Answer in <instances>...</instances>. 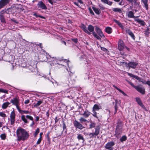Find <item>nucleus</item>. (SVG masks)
Wrapping results in <instances>:
<instances>
[{
	"mask_svg": "<svg viewBox=\"0 0 150 150\" xmlns=\"http://www.w3.org/2000/svg\"><path fill=\"white\" fill-rule=\"evenodd\" d=\"M88 10L90 12V13L93 15H94V13L91 7H89L88 8Z\"/></svg>",
	"mask_w": 150,
	"mask_h": 150,
	"instance_id": "56",
	"label": "nucleus"
},
{
	"mask_svg": "<svg viewBox=\"0 0 150 150\" xmlns=\"http://www.w3.org/2000/svg\"><path fill=\"white\" fill-rule=\"evenodd\" d=\"M105 30L106 33L108 34L111 33L112 32V28L109 27H107L105 29Z\"/></svg>",
	"mask_w": 150,
	"mask_h": 150,
	"instance_id": "29",
	"label": "nucleus"
},
{
	"mask_svg": "<svg viewBox=\"0 0 150 150\" xmlns=\"http://www.w3.org/2000/svg\"><path fill=\"white\" fill-rule=\"evenodd\" d=\"M141 2L143 4L142 6H144L146 10L149 9V6L148 4V0H141Z\"/></svg>",
	"mask_w": 150,
	"mask_h": 150,
	"instance_id": "19",
	"label": "nucleus"
},
{
	"mask_svg": "<svg viewBox=\"0 0 150 150\" xmlns=\"http://www.w3.org/2000/svg\"><path fill=\"white\" fill-rule=\"evenodd\" d=\"M135 21L137 22L139 24H140L142 26H144L145 25V23L142 20L139 19H136L135 20Z\"/></svg>",
	"mask_w": 150,
	"mask_h": 150,
	"instance_id": "26",
	"label": "nucleus"
},
{
	"mask_svg": "<svg viewBox=\"0 0 150 150\" xmlns=\"http://www.w3.org/2000/svg\"><path fill=\"white\" fill-rule=\"evenodd\" d=\"M8 107V106L7 105V104L5 102L3 104H2V108L3 109H6Z\"/></svg>",
	"mask_w": 150,
	"mask_h": 150,
	"instance_id": "51",
	"label": "nucleus"
},
{
	"mask_svg": "<svg viewBox=\"0 0 150 150\" xmlns=\"http://www.w3.org/2000/svg\"><path fill=\"white\" fill-rule=\"evenodd\" d=\"M73 123L74 127L76 129L81 130L85 128L80 122L76 120L74 121Z\"/></svg>",
	"mask_w": 150,
	"mask_h": 150,
	"instance_id": "6",
	"label": "nucleus"
},
{
	"mask_svg": "<svg viewBox=\"0 0 150 150\" xmlns=\"http://www.w3.org/2000/svg\"><path fill=\"white\" fill-rule=\"evenodd\" d=\"M95 132L92 133H90L88 136L90 138H96V137L98 136L100 132V127L99 126H96L95 128Z\"/></svg>",
	"mask_w": 150,
	"mask_h": 150,
	"instance_id": "5",
	"label": "nucleus"
},
{
	"mask_svg": "<svg viewBox=\"0 0 150 150\" xmlns=\"http://www.w3.org/2000/svg\"><path fill=\"white\" fill-rule=\"evenodd\" d=\"M20 113L21 114H24V113L26 114H29L30 113V112L29 111H28V110L26 111V110H21Z\"/></svg>",
	"mask_w": 150,
	"mask_h": 150,
	"instance_id": "50",
	"label": "nucleus"
},
{
	"mask_svg": "<svg viewBox=\"0 0 150 150\" xmlns=\"http://www.w3.org/2000/svg\"><path fill=\"white\" fill-rule=\"evenodd\" d=\"M139 81L142 82L143 84H147V81H146V80L144 79H142L139 77V79H137Z\"/></svg>",
	"mask_w": 150,
	"mask_h": 150,
	"instance_id": "41",
	"label": "nucleus"
},
{
	"mask_svg": "<svg viewBox=\"0 0 150 150\" xmlns=\"http://www.w3.org/2000/svg\"><path fill=\"white\" fill-rule=\"evenodd\" d=\"M26 117L28 119H29L30 120H32V121L33 120V117L31 116H30L29 115H27L26 116Z\"/></svg>",
	"mask_w": 150,
	"mask_h": 150,
	"instance_id": "53",
	"label": "nucleus"
},
{
	"mask_svg": "<svg viewBox=\"0 0 150 150\" xmlns=\"http://www.w3.org/2000/svg\"><path fill=\"white\" fill-rule=\"evenodd\" d=\"M43 103V101L41 100H39L38 101L37 103L34 105V107L35 108H37Z\"/></svg>",
	"mask_w": 150,
	"mask_h": 150,
	"instance_id": "36",
	"label": "nucleus"
},
{
	"mask_svg": "<svg viewBox=\"0 0 150 150\" xmlns=\"http://www.w3.org/2000/svg\"><path fill=\"white\" fill-rule=\"evenodd\" d=\"M128 74L129 76L132 77L136 79H139V76H137L134 75L132 73H128Z\"/></svg>",
	"mask_w": 150,
	"mask_h": 150,
	"instance_id": "40",
	"label": "nucleus"
},
{
	"mask_svg": "<svg viewBox=\"0 0 150 150\" xmlns=\"http://www.w3.org/2000/svg\"><path fill=\"white\" fill-rule=\"evenodd\" d=\"M149 27H147L146 30L145 31V33L144 34L148 36L149 35Z\"/></svg>",
	"mask_w": 150,
	"mask_h": 150,
	"instance_id": "48",
	"label": "nucleus"
},
{
	"mask_svg": "<svg viewBox=\"0 0 150 150\" xmlns=\"http://www.w3.org/2000/svg\"><path fill=\"white\" fill-rule=\"evenodd\" d=\"M35 45H38V46H39L41 48V49H42L43 47L42 46V44L41 43H40L39 44H35Z\"/></svg>",
	"mask_w": 150,
	"mask_h": 150,
	"instance_id": "63",
	"label": "nucleus"
},
{
	"mask_svg": "<svg viewBox=\"0 0 150 150\" xmlns=\"http://www.w3.org/2000/svg\"><path fill=\"white\" fill-rule=\"evenodd\" d=\"M100 109V108L99 107V106L98 105L95 104L94 105L93 107L92 111H98Z\"/></svg>",
	"mask_w": 150,
	"mask_h": 150,
	"instance_id": "35",
	"label": "nucleus"
},
{
	"mask_svg": "<svg viewBox=\"0 0 150 150\" xmlns=\"http://www.w3.org/2000/svg\"><path fill=\"white\" fill-rule=\"evenodd\" d=\"M49 110H47L46 113L45 115L46 116V117L47 119L49 118Z\"/></svg>",
	"mask_w": 150,
	"mask_h": 150,
	"instance_id": "61",
	"label": "nucleus"
},
{
	"mask_svg": "<svg viewBox=\"0 0 150 150\" xmlns=\"http://www.w3.org/2000/svg\"><path fill=\"white\" fill-rule=\"evenodd\" d=\"M122 132V129H116L115 135L116 137L120 136Z\"/></svg>",
	"mask_w": 150,
	"mask_h": 150,
	"instance_id": "20",
	"label": "nucleus"
},
{
	"mask_svg": "<svg viewBox=\"0 0 150 150\" xmlns=\"http://www.w3.org/2000/svg\"><path fill=\"white\" fill-rule=\"evenodd\" d=\"M124 43L122 40H120L118 42V49L120 51L122 50L125 47Z\"/></svg>",
	"mask_w": 150,
	"mask_h": 150,
	"instance_id": "13",
	"label": "nucleus"
},
{
	"mask_svg": "<svg viewBox=\"0 0 150 150\" xmlns=\"http://www.w3.org/2000/svg\"><path fill=\"white\" fill-rule=\"evenodd\" d=\"M112 10L114 12L120 13H121L122 12V9L118 8H113Z\"/></svg>",
	"mask_w": 150,
	"mask_h": 150,
	"instance_id": "30",
	"label": "nucleus"
},
{
	"mask_svg": "<svg viewBox=\"0 0 150 150\" xmlns=\"http://www.w3.org/2000/svg\"><path fill=\"white\" fill-rule=\"evenodd\" d=\"M25 68L26 69V71L28 72H33L34 70V68L32 66L29 65L28 67L26 66Z\"/></svg>",
	"mask_w": 150,
	"mask_h": 150,
	"instance_id": "23",
	"label": "nucleus"
},
{
	"mask_svg": "<svg viewBox=\"0 0 150 150\" xmlns=\"http://www.w3.org/2000/svg\"><path fill=\"white\" fill-rule=\"evenodd\" d=\"M85 117H81L79 119L80 122L82 124L85 123H89V121L86 120Z\"/></svg>",
	"mask_w": 150,
	"mask_h": 150,
	"instance_id": "27",
	"label": "nucleus"
},
{
	"mask_svg": "<svg viewBox=\"0 0 150 150\" xmlns=\"http://www.w3.org/2000/svg\"><path fill=\"white\" fill-rule=\"evenodd\" d=\"M10 0H0V9L3 8L6 5L8 4Z\"/></svg>",
	"mask_w": 150,
	"mask_h": 150,
	"instance_id": "9",
	"label": "nucleus"
},
{
	"mask_svg": "<svg viewBox=\"0 0 150 150\" xmlns=\"http://www.w3.org/2000/svg\"><path fill=\"white\" fill-rule=\"evenodd\" d=\"M94 27L92 25H89L87 27V30L88 31L91 33H92V34L94 37L98 40H101V38L94 31Z\"/></svg>",
	"mask_w": 150,
	"mask_h": 150,
	"instance_id": "4",
	"label": "nucleus"
},
{
	"mask_svg": "<svg viewBox=\"0 0 150 150\" xmlns=\"http://www.w3.org/2000/svg\"><path fill=\"white\" fill-rule=\"evenodd\" d=\"M21 119L25 123H28V121L25 117V116L24 115H22L21 116Z\"/></svg>",
	"mask_w": 150,
	"mask_h": 150,
	"instance_id": "37",
	"label": "nucleus"
},
{
	"mask_svg": "<svg viewBox=\"0 0 150 150\" xmlns=\"http://www.w3.org/2000/svg\"><path fill=\"white\" fill-rule=\"evenodd\" d=\"M19 104H18L15 105L16 106L18 111L20 113L21 112V109L19 107Z\"/></svg>",
	"mask_w": 150,
	"mask_h": 150,
	"instance_id": "54",
	"label": "nucleus"
},
{
	"mask_svg": "<svg viewBox=\"0 0 150 150\" xmlns=\"http://www.w3.org/2000/svg\"><path fill=\"white\" fill-rule=\"evenodd\" d=\"M59 60L60 61H63V62L67 63V64L68 65V62H69V61L67 59H64L63 57H62Z\"/></svg>",
	"mask_w": 150,
	"mask_h": 150,
	"instance_id": "43",
	"label": "nucleus"
},
{
	"mask_svg": "<svg viewBox=\"0 0 150 150\" xmlns=\"http://www.w3.org/2000/svg\"><path fill=\"white\" fill-rule=\"evenodd\" d=\"M33 16H35L36 18L40 17L42 18L45 19V18L40 15H38L36 13H34L33 14Z\"/></svg>",
	"mask_w": 150,
	"mask_h": 150,
	"instance_id": "44",
	"label": "nucleus"
},
{
	"mask_svg": "<svg viewBox=\"0 0 150 150\" xmlns=\"http://www.w3.org/2000/svg\"><path fill=\"white\" fill-rule=\"evenodd\" d=\"M50 133V132H48L46 136V138L47 139V140L49 142H50V137L49 135Z\"/></svg>",
	"mask_w": 150,
	"mask_h": 150,
	"instance_id": "59",
	"label": "nucleus"
},
{
	"mask_svg": "<svg viewBox=\"0 0 150 150\" xmlns=\"http://www.w3.org/2000/svg\"><path fill=\"white\" fill-rule=\"evenodd\" d=\"M91 114V112L87 110H85L83 114H80V115H83L84 117L87 118L89 117Z\"/></svg>",
	"mask_w": 150,
	"mask_h": 150,
	"instance_id": "22",
	"label": "nucleus"
},
{
	"mask_svg": "<svg viewBox=\"0 0 150 150\" xmlns=\"http://www.w3.org/2000/svg\"><path fill=\"white\" fill-rule=\"evenodd\" d=\"M0 116L3 117H7L6 114L2 112H0Z\"/></svg>",
	"mask_w": 150,
	"mask_h": 150,
	"instance_id": "52",
	"label": "nucleus"
},
{
	"mask_svg": "<svg viewBox=\"0 0 150 150\" xmlns=\"http://www.w3.org/2000/svg\"><path fill=\"white\" fill-rule=\"evenodd\" d=\"M10 102L12 103L13 105H15L18 104H19V100L18 98L16 97L14 98L13 99H11Z\"/></svg>",
	"mask_w": 150,
	"mask_h": 150,
	"instance_id": "21",
	"label": "nucleus"
},
{
	"mask_svg": "<svg viewBox=\"0 0 150 150\" xmlns=\"http://www.w3.org/2000/svg\"><path fill=\"white\" fill-rule=\"evenodd\" d=\"M92 8L96 14H100V10L98 8H96L93 6L92 7Z\"/></svg>",
	"mask_w": 150,
	"mask_h": 150,
	"instance_id": "31",
	"label": "nucleus"
},
{
	"mask_svg": "<svg viewBox=\"0 0 150 150\" xmlns=\"http://www.w3.org/2000/svg\"><path fill=\"white\" fill-rule=\"evenodd\" d=\"M126 33H128L133 40H135V36L134 34L129 29L127 28H126Z\"/></svg>",
	"mask_w": 150,
	"mask_h": 150,
	"instance_id": "17",
	"label": "nucleus"
},
{
	"mask_svg": "<svg viewBox=\"0 0 150 150\" xmlns=\"http://www.w3.org/2000/svg\"><path fill=\"white\" fill-rule=\"evenodd\" d=\"M19 104H18L15 105L16 106L18 111L20 113L21 112V109L19 107Z\"/></svg>",
	"mask_w": 150,
	"mask_h": 150,
	"instance_id": "55",
	"label": "nucleus"
},
{
	"mask_svg": "<svg viewBox=\"0 0 150 150\" xmlns=\"http://www.w3.org/2000/svg\"><path fill=\"white\" fill-rule=\"evenodd\" d=\"M115 145V143L112 141L108 142L106 144L105 147L106 149H110L112 148V147L114 146Z\"/></svg>",
	"mask_w": 150,
	"mask_h": 150,
	"instance_id": "14",
	"label": "nucleus"
},
{
	"mask_svg": "<svg viewBox=\"0 0 150 150\" xmlns=\"http://www.w3.org/2000/svg\"><path fill=\"white\" fill-rule=\"evenodd\" d=\"M71 40L75 43H77L78 42V39L77 38H72L71 39Z\"/></svg>",
	"mask_w": 150,
	"mask_h": 150,
	"instance_id": "57",
	"label": "nucleus"
},
{
	"mask_svg": "<svg viewBox=\"0 0 150 150\" xmlns=\"http://www.w3.org/2000/svg\"><path fill=\"white\" fill-rule=\"evenodd\" d=\"M62 125L63 131L62 132L61 134H59V135H58L57 134V137L60 136L63 133V132L64 131V133L65 135H66L67 134V127L66 124L64 121H62Z\"/></svg>",
	"mask_w": 150,
	"mask_h": 150,
	"instance_id": "12",
	"label": "nucleus"
},
{
	"mask_svg": "<svg viewBox=\"0 0 150 150\" xmlns=\"http://www.w3.org/2000/svg\"><path fill=\"white\" fill-rule=\"evenodd\" d=\"M95 30L96 33L98 35V36L101 38H104L105 37L101 29L97 26L95 27Z\"/></svg>",
	"mask_w": 150,
	"mask_h": 150,
	"instance_id": "7",
	"label": "nucleus"
},
{
	"mask_svg": "<svg viewBox=\"0 0 150 150\" xmlns=\"http://www.w3.org/2000/svg\"><path fill=\"white\" fill-rule=\"evenodd\" d=\"M8 90H6L0 88V92H2L8 94Z\"/></svg>",
	"mask_w": 150,
	"mask_h": 150,
	"instance_id": "47",
	"label": "nucleus"
},
{
	"mask_svg": "<svg viewBox=\"0 0 150 150\" xmlns=\"http://www.w3.org/2000/svg\"><path fill=\"white\" fill-rule=\"evenodd\" d=\"M0 137H1V139L3 140H4L6 139V134H1L0 136Z\"/></svg>",
	"mask_w": 150,
	"mask_h": 150,
	"instance_id": "46",
	"label": "nucleus"
},
{
	"mask_svg": "<svg viewBox=\"0 0 150 150\" xmlns=\"http://www.w3.org/2000/svg\"><path fill=\"white\" fill-rule=\"evenodd\" d=\"M11 21L16 23H18V22L16 20H15L14 18L11 19Z\"/></svg>",
	"mask_w": 150,
	"mask_h": 150,
	"instance_id": "62",
	"label": "nucleus"
},
{
	"mask_svg": "<svg viewBox=\"0 0 150 150\" xmlns=\"http://www.w3.org/2000/svg\"><path fill=\"white\" fill-rule=\"evenodd\" d=\"M77 138L78 140H81V142L82 143H84L85 142V139H84L83 136H82L81 134H78L77 137Z\"/></svg>",
	"mask_w": 150,
	"mask_h": 150,
	"instance_id": "28",
	"label": "nucleus"
},
{
	"mask_svg": "<svg viewBox=\"0 0 150 150\" xmlns=\"http://www.w3.org/2000/svg\"><path fill=\"white\" fill-rule=\"evenodd\" d=\"M6 13L5 10L1 11L0 12V20L3 23H6V21L4 17V14Z\"/></svg>",
	"mask_w": 150,
	"mask_h": 150,
	"instance_id": "11",
	"label": "nucleus"
},
{
	"mask_svg": "<svg viewBox=\"0 0 150 150\" xmlns=\"http://www.w3.org/2000/svg\"><path fill=\"white\" fill-rule=\"evenodd\" d=\"M133 3L134 4L135 6L139 5V2L137 1V0H133L132 4Z\"/></svg>",
	"mask_w": 150,
	"mask_h": 150,
	"instance_id": "49",
	"label": "nucleus"
},
{
	"mask_svg": "<svg viewBox=\"0 0 150 150\" xmlns=\"http://www.w3.org/2000/svg\"><path fill=\"white\" fill-rule=\"evenodd\" d=\"M21 8L18 7L13 6L5 10V11L6 13L11 14L13 16H16L18 13L19 12V10Z\"/></svg>",
	"mask_w": 150,
	"mask_h": 150,
	"instance_id": "2",
	"label": "nucleus"
},
{
	"mask_svg": "<svg viewBox=\"0 0 150 150\" xmlns=\"http://www.w3.org/2000/svg\"><path fill=\"white\" fill-rule=\"evenodd\" d=\"M37 5L38 8L42 10H46L47 9L45 4L42 1H39Z\"/></svg>",
	"mask_w": 150,
	"mask_h": 150,
	"instance_id": "10",
	"label": "nucleus"
},
{
	"mask_svg": "<svg viewBox=\"0 0 150 150\" xmlns=\"http://www.w3.org/2000/svg\"><path fill=\"white\" fill-rule=\"evenodd\" d=\"M40 132V129L38 128H37L36 130H35V132H34V137H36L37 135Z\"/></svg>",
	"mask_w": 150,
	"mask_h": 150,
	"instance_id": "45",
	"label": "nucleus"
},
{
	"mask_svg": "<svg viewBox=\"0 0 150 150\" xmlns=\"http://www.w3.org/2000/svg\"><path fill=\"white\" fill-rule=\"evenodd\" d=\"M127 139V137L125 135H123L120 138V140L121 142L125 141Z\"/></svg>",
	"mask_w": 150,
	"mask_h": 150,
	"instance_id": "42",
	"label": "nucleus"
},
{
	"mask_svg": "<svg viewBox=\"0 0 150 150\" xmlns=\"http://www.w3.org/2000/svg\"><path fill=\"white\" fill-rule=\"evenodd\" d=\"M128 83L132 87L134 88L138 92L142 95L145 94V90L144 88L141 87L139 85L135 86L131 82L127 81Z\"/></svg>",
	"mask_w": 150,
	"mask_h": 150,
	"instance_id": "3",
	"label": "nucleus"
},
{
	"mask_svg": "<svg viewBox=\"0 0 150 150\" xmlns=\"http://www.w3.org/2000/svg\"><path fill=\"white\" fill-rule=\"evenodd\" d=\"M113 86L120 93H122L124 96H126L127 95L126 94L124 91H122L120 89L118 88L115 85H114Z\"/></svg>",
	"mask_w": 150,
	"mask_h": 150,
	"instance_id": "34",
	"label": "nucleus"
},
{
	"mask_svg": "<svg viewBox=\"0 0 150 150\" xmlns=\"http://www.w3.org/2000/svg\"><path fill=\"white\" fill-rule=\"evenodd\" d=\"M138 65V63L136 62H129L128 64L127 65L129 67L132 68L134 69Z\"/></svg>",
	"mask_w": 150,
	"mask_h": 150,
	"instance_id": "16",
	"label": "nucleus"
},
{
	"mask_svg": "<svg viewBox=\"0 0 150 150\" xmlns=\"http://www.w3.org/2000/svg\"><path fill=\"white\" fill-rule=\"evenodd\" d=\"M16 134L17 140L19 141L26 140L29 137V134L26 130L20 127L17 129Z\"/></svg>",
	"mask_w": 150,
	"mask_h": 150,
	"instance_id": "1",
	"label": "nucleus"
},
{
	"mask_svg": "<svg viewBox=\"0 0 150 150\" xmlns=\"http://www.w3.org/2000/svg\"><path fill=\"white\" fill-rule=\"evenodd\" d=\"M80 28L83 30L84 32L88 35H90L91 34V33L88 31L86 26L84 24L81 23Z\"/></svg>",
	"mask_w": 150,
	"mask_h": 150,
	"instance_id": "15",
	"label": "nucleus"
},
{
	"mask_svg": "<svg viewBox=\"0 0 150 150\" xmlns=\"http://www.w3.org/2000/svg\"><path fill=\"white\" fill-rule=\"evenodd\" d=\"M113 21L115 22L122 30L124 29V26L120 21L115 19H114Z\"/></svg>",
	"mask_w": 150,
	"mask_h": 150,
	"instance_id": "24",
	"label": "nucleus"
},
{
	"mask_svg": "<svg viewBox=\"0 0 150 150\" xmlns=\"http://www.w3.org/2000/svg\"><path fill=\"white\" fill-rule=\"evenodd\" d=\"M128 17L130 18H134V12L132 11H129L127 15Z\"/></svg>",
	"mask_w": 150,
	"mask_h": 150,
	"instance_id": "33",
	"label": "nucleus"
},
{
	"mask_svg": "<svg viewBox=\"0 0 150 150\" xmlns=\"http://www.w3.org/2000/svg\"><path fill=\"white\" fill-rule=\"evenodd\" d=\"M16 114L14 110L12 111L10 114V121L11 125H13L14 124L15 121Z\"/></svg>",
	"mask_w": 150,
	"mask_h": 150,
	"instance_id": "8",
	"label": "nucleus"
},
{
	"mask_svg": "<svg viewBox=\"0 0 150 150\" xmlns=\"http://www.w3.org/2000/svg\"><path fill=\"white\" fill-rule=\"evenodd\" d=\"M116 129H122V124L121 122H118Z\"/></svg>",
	"mask_w": 150,
	"mask_h": 150,
	"instance_id": "39",
	"label": "nucleus"
},
{
	"mask_svg": "<svg viewBox=\"0 0 150 150\" xmlns=\"http://www.w3.org/2000/svg\"><path fill=\"white\" fill-rule=\"evenodd\" d=\"M42 140V138H41V137H40L39 139H38L36 142V144L38 145L40 144Z\"/></svg>",
	"mask_w": 150,
	"mask_h": 150,
	"instance_id": "58",
	"label": "nucleus"
},
{
	"mask_svg": "<svg viewBox=\"0 0 150 150\" xmlns=\"http://www.w3.org/2000/svg\"><path fill=\"white\" fill-rule=\"evenodd\" d=\"M93 113H91L92 115L95 118L99 119V118L97 115V112L96 111H92Z\"/></svg>",
	"mask_w": 150,
	"mask_h": 150,
	"instance_id": "38",
	"label": "nucleus"
},
{
	"mask_svg": "<svg viewBox=\"0 0 150 150\" xmlns=\"http://www.w3.org/2000/svg\"><path fill=\"white\" fill-rule=\"evenodd\" d=\"M100 0L102 2L104 3L107 4L110 6H111L113 3L112 1H110L108 0Z\"/></svg>",
	"mask_w": 150,
	"mask_h": 150,
	"instance_id": "32",
	"label": "nucleus"
},
{
	"mask_svg": "<svg viewBox=\"0 0 150 150\" xmlns=\"http://www.w3.org/2000/svg\"><path fill=\"white\" fill-rule=\"evenodd\" d=\"M136 102L142 108L144 109H146V108L143 104V103L139 98H135Z\"/></svg>",
	"mask_w": 150,
	"mask_h": 150,
	"instance_id": "18",
	"label": "nucleus"
},
{
	"mask_svg": "<svg viewBox=\"0 0 150 150\" xmlns=\"http://www.w3.org/2000/svg\"><path fill=\"white\" fill-rule=\"evenodd\" d=\"M59 119L57 117H56L55 119V123H56L59 121Z\"/></svg>",
	"mask_w": 150,
	"mask_h": 150,
	"instance_id": "64",
	"label": "nucleus"
},
{
	"mask_svg": "<svg viewBox=\"0 0 150 150\" xmlns=\"http://www.w3.org/2000/svg\"><path fill=\"white\" fill-rule=\"evenodd\" d=\"M89 123H90V124L88 125V129H91L95 127L96 124L95 122L92 121H89Z\"/></svg>",
	"mask_w": 150,
	"mask_h": 150,
	"instance_id": "25",
	"label": "nucleus"
},
{
	"mask_svg": "<svg viewBox=\"0 0 150 150\" xmlns=\"http://www.w3.org/2000/svg\"><path fill=\"white\" fill-rule=\"evenodd\" d=\"M100 48H101V50L104 51V52H108V50L107 49H106V48H105V47H101Z\"/></svg>",
	"mask_w": 150,
	"mask_h": 150,
	"instance_id": "60",
	"label": "nucleus"
}]
</instances>
